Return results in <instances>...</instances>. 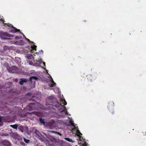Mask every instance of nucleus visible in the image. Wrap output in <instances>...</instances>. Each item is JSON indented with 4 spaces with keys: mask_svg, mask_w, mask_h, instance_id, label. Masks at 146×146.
<instances>
[{
    "mask_svg": "<svg viewBox=\"0 0 146 146\" xmlns=\"http://www.w3.org/2000/svg\"><path fill=\"white\" fill-rule=\"evenodd\" d=\"M4 26H5L6 25H7L8 26H9L8 24H7L6 23H4Z\"/></svg>",
    "mask_w": 146,
    "mask_h": 146,
    "instance_id": "30",
    "label": "nucleus"
},
{
    "mask_svg": "<svg viewBox=\"0 0 146 146\" xmlns=\"http://www.w3.org/2000/svg\"><path fill=\"white\" fill-rule=\"evenodd\" d=\"M19 82V84L21 85H22L23 84L24 82H27L26 79H22Z\"/></svg>",
    "mask_w": 146,
    "mask_h": 146,
    "instance_id": "13",
    "label": "nucleus"
},
{
    "mask_svg": "<svg viewBox=\"0 0 146 146\" xmlns=\"http://www.w3.org/2000/svg\"><path fill=\"white\" fill-rule=\"evenodd\" d=\"M53 106H55L57 108H58L59 111L63 113V114H66V112L65 111L66 108L64 106L61 105L58 102L56 104L53 105Z\"/></svg>",
    "mask_w": 146,
    "mask_h": 146,
    "instance_id": "2",
    "label": "nucleus"
},
{
    "mask_svg": "<svg viewBox=\"0 0 146 146\" xmlns=\"http://www.w3.org/2000/svg\"><path fill=\"white\" fill-rule=\"evenodd\" d=\"M37 79H38V78L37 77H36V76H33V77H30V80L31 82H32L33 80H37Z\"/></svg>",
    "mask_w": 146,
    "mask_h": 146,
    "instance_id": "16",
    "label": "nucleus"
},
{
    "mask_svg": "<svg viewBox=\"0 0 146 146\" xmlns=\"http://www.w3.org/2000/svg\"><path fill=\"white\" fill-rule=\"evenodd\" d=\"M2 117H0V125L1 126L3 125V123L2 122Z\"/></svg>",
    "mask_w": 146,
    "mask_h": 146,
    "instance_id": "24",
    "label": "nucleus"
},
{
    "mask_svg": "<svg viewBox=\"0 0 146 146\" xmlns=\"http://www.w3.org/2000/svg\"><path fill=\"white\" fill-rule=\"evenodd\" d=\"M14 80L16 82H17L18 81V80L17 79H15Z\"/></svg>",
    "mask_w": 146,
    "mask_h": 146,
    "instance_id": "32",
    "label": "nucleus"
},
{
    "mask_svg": "<svg viewBox=\"0 0 146 146\" xmlns=\"http://www.w3.org/2000/svg\"><path fill=\"white\" fill-rule=\"evenodd\" d=\"M26 57L28 59H31L33 58V55L31 54H27L26 56Z\"/></svg>",
    "mask_w": 146,
    "mask_h": 146,
    "instance_id": "15",
    "label": "nucleus"
},
{
    "mask_svg": "<svg viewBox=\"0 0 146 146\" xmlns=\"http://www.w3.org/2000/svg\"><path fill=\"white\" fill-rule=\"evenodd\" d=\"M61 102L63 105H66L67 104L66 102L65 101V100L64 99H61Z\"/></svg>",
    "mask_w": 146,
    "mask_h": 146,
    "instance_id": "17",
    "label": "nucleus"
},
{
    "mask_svg": "<svg viewBox=\"0 0 146 146\" xmlns=\"http://www.w3.org/2000/svg\"><path fill=\"white\" fill-rule=\"evenodd\" d=\"M69 121L70 124L73 126V127L72 128V132L74 133V130H76V132L77 135L78 136L80 137V136L82 134L80 133L78 129H76V127L74 125V123H73V121L71 119H70Z\"/></svg>",
    "mask_w": 146,
    "mask_h": 146,
    "instance_id": "1",
    "label": "nucleus"
},
{
    "mask_svg": "<svg viewBox=\"0 0 146 146\" xmlns=\"http://www.w3.org/2000/svg\"><path fill=\"white\" fill-rule=\"evenodd\" d=\"M20 59L18 58L17 59H16L15 60L16 61H17V62H16V63L17 64H20V62L21 63V61H20Z\"/></svg>",
    "mask_w": 146,
    "mask_h": 146,
    "instance_id": "21",
    "label": "nucleus"
},
{
    "mask_svg": "<svg viewBox=\"0 0 146 146\" xmlns=\"http://www.w3.org/2000/svg\"><path fill=\"white\" fill-rule=\"evenodd\" d=\"M36 134V137L41 141H44L45 138L43 136L38 130L35 133Z\"/></svg>",
    "mask_w": 146,
    "mask_h": 146,
    "instance_id": "5",
    "label": "nucleus"
},
{
    "mask_svg": "<svg viewBox=\"0 0 146 146\" xmlns=\"http://www.w3.org/2000/svg\"><path fill=\"white\" fill-rule=\"evenodd\" d=\"M80 138V140H81V137H80V138Z\"/></svg>",
    "mask_w": 146,
    "mask_h": 146,
    "instance_id": "34",
    "label": "nucleus"
},
{
    "mask_svg": "<svg viewBox=\"0 0 146 146\" xmlns=\"http://www.w3.org/2000/svg\"><path fill=\"white\" fill-rule=\"evenodd\" d=\"M12 28L10 31L9 32L14 33L18 32H21L19 29H17L15 27H14L13 26H12Z\"/></svg>",
    "mask_w": 146,
    "mask_h": 146,
    "instance_id": "8",
    "label": "nucleus"
},
{
    "mask_svg": "<svg viewBox=\"0 0 146 146\" xmlns=\"http://www.w3.org/2000/svg\"><path fill=\"white\" fill-rule=\"evenodd\" d=\"M50 132L52 133H56V132L54 131H50Z\"/></svg>",
    "mask_w": 146,
    "mask_h": 146,
    "instance_id": "28",
    "label": "nucleus"
},
{
    "mask_svg": "<svg viewBox=\"0 0 146 146\" xmlns=\"http://www.w3.org/2000/svg\"><path fill=\"white\" fill-rule=\"evenodd\" d=\"M76 146H77V145H76Z\"/></svg>",
    "mask_w": 146,
    "mask_h": 146,
    "instance_id": "35",
    "label": "nucleus"
},
{
    "mask_svg": "<svg viewBox=\"0 0 146 146\" xmlns=\"http://www.w3.org/2000/svg\"><path fill=\"white\" fill-rule=\"evenodd\" d=\"M10 135L11 137L15 139H18L19 137V136L16 132L14 133L13 132H11L10 133Z\"/></svg>",
    "mask_w": 146,
    "mask_h": 146,
    "instance_id": "6",
    "label": "nucleus"
},
{
    "mask_svg": "<svg viewBox=\"0 0 146 146\" xmlns=\"http://www.w3.org/2000/svg\"><path fill=\"white\" fill-rule=\"evenodd\" d=\"M39 52H42V53H43V51H42V50H41L40 51H39Z\"/></svg>",
    "mask_w": 146,
    "mask_h": 146,
    "instance_id": "33",
    "label": "nucleus"
},
{
    "mask_svg": "<svg viewBox=\"0 0 146 146\" xmlns=\"http://www.w3.org/2000/svg\"><path fill=\"white\" fill-rule=\"evenodd\" d=\"M64 139L66 140V141H68L69 142H74V141H73L72 139L68 138H65Z\"/></svg>",
    "mask_w": 146,
    "mask_h": 146,
    "instance_id": "18",
    "label": "nucleus"
},
{
    "mask_svg": "<svg viewBox=\"0 0 146 146\" xmlns=\"http://www.w3.org/2000/svg\"><path fill=\"white\" fill-rule=\"evenodd\" d=\"M20 42H21L22 43H23L24 42L23 41V40H20Z\"/></svg>",
    "mask_w": 146,
    "mask_h": 146,
    "instance_id": "31",
    "label": "nucleus"
},
{
    "mask_svg": "<svg viewBox=\"0 0 146 146\" xmlns=\"http://www.w3.org/2000/svg\"><path fill=\"white\" fill-rule=\"evenodd\" d=\"M0 21L1 22H2L3 23H4V21L2 19H0Z\"/></svg>",
    "mask_w": 146,
    "mask_h": 146,
    "instance_id": "27",
    "label": "nucleus"
},
{
    "mask_svg": "<svg viewBox=\"0 0 146 146\" xmlns=\"http://www.w3.org/2000/svg\"><path fill=\"white\" fill-rule=\"evenodd\" d=\"M37 131V129H36L35 128H33L32 129V131L34 133H35L36 131Z\"/></svg>",
    "mask_w": 146,
    "mask_h": 146,
    "instance_id": "23",
    "label": "nucleus"
},
{
    "mask_svg": "<svg viewBox=\"0 0 146 146\" xmlns=\"http://www.w3.org/2000/svg\"><path fill=\"white\" fill-rule=\"evenodd\" d=\"M39 119L40 122L42 123L44 125H45V123L44 121V119L41 118H40Z\"/></svg>",
    "mask_w": 146,
    "mask_h": 146,
    "instance_id": "19",
    "label": "nucleus"
},
{
    "mask_svg": "<svg viewBox=\"0 0 146 146\" xmlns=\"http://www.w3.org/2000/svg\"><path fill=\"white\" fill-rule=\"evenodd\" d=\"M20 38V36H17L15 37V39H18Z\"/></svg>",
    "mask_w": 146,
    "mask_h": 146,
    "instance_id": "26",
    "label": "nucleus"
},
{
    "mask_svg": "<svg viewBox=\"0 0 146 146\" xmlns=\"http://www.w3.org/2000/svg\"><path fill=\"white\" fill-rule=\"evenodd\" d=\"M10 127H12L13 128L15 129H17V127L18 126V125L17 124H15V125H10Z\"/></svg>",
    "mask_w": 146,
    "mask_h": 146,
    "instance_id": "14",
    "label": "nucleus"
},
{
    "mask_svg": "<svg viewBox=\"0 0 146 146\" xmlns=\"http://www.w3.org/2000/svg\"><path fill=\"white\" fill-rule=\"evenodd\" d=\"M8 71L11 73H15L17 72V67L13 66L11 67H8L7 68Z\"/></svg>",
    "mask_w": 146,
    "mask_h": 146,
    "instance_id": "4",
    "label": "nucleus"
},
{
    "mask_svg": "<svg viewBox=\"0 0 146 146\" xmlns=\"http://www.w3.org/2000/svg\"><path fill=\"white\" fill-rule=\"evenodd\" d=\"M24 141L27 143H29L30 140L29 139H27L25 138H23Z\"/></svg>",
    "mask_w": 146,
    "mask_h": 146,
    "instance_id": "22",
    "label": "nucleus"
},
{
    "mask_svg": "<svg viewBox=\"0 0 146 146\" xmlns=\"http://www.w3.org/2000/svg\"><path fill=\"white\" fill-rule=\"evenodd\" d=\"M56 133L57 134H58L59 135H60V136H61V135H62V134H61L60 133H59V132H56Z\"/></svg>",
    "mask_w": 146,
    "mask_h": 146,
    "instance_id": "29",
    "label": "nucleus"
},
{
    "mask_svg": "<svg viewBox=\"0 0 146 146\" xmlns=\"http://www.w3.org/2000/svg\"><path fill=\"white\" fill-rule=\"evenodd\" d=\"M50 140L54 142L55 141V139L54 138H52V139H50Z\"/></svg>",
    "mask_w": 146,
    "mask_h": 146,
    "instance_id": "25",
    "label": "nucleus"
},
{
    "mask_svg": "<svg viewBox=\"0 0 146 146\" xmlns=\"http://www.w3.org/2000/svg\"><path fill=\"white\" fill-rule=\"evenodd\" d=\"M11 35L6 32H3L0 31V37H1L3 35H5L7 36H10Z\"/></svg>",
    "mask_w": 146,
    "mask_h": 146,
    "instance_id": "11",
    "label": "nucleus"
},
{
    "mask_svg": "<svg viewBox=\"0 0 146 146\" xmlns=\"http://www.w3.org/2000/svg\"><path fill=\"white\" fill-rule=\"evenodd\" d=\"M0 135L2 136H7L9 135V134L7 133H2L0 134Z\"/></svg>",
    "mask_w": 146,
    "mask_h": 146,
    "instance_id": "20",
    "label": "nucleus"
},
{
    "mask_svg": "<svg viewBox=\"0 0 146 146\" xmlns=\"http://www.w3.org/2000/svg\"><path fill=\"white\" fill-rule=\"evenodd\" d=\"M18 129L23 133L24 132H27L28 131V128L27 127H23L22 125L19 126L18 127Z\"/></svg>",
    "mask_w": 146,
    "mask_h": 146,
    "instance_id": "7",
    "label": "nucleus"
},
{
    "mask_svg": "<svg viewBox=\"0 0 146 146\" xmlns=\"http://www.w3.org/2000/svg\"><path fill=\"white\" fill-rule=\"evenodd\" d=\"M25 39L29 42H30L33 44L31 46V49H30V51L32 53H33L34 52V50H36V48L37 46L35 45L34 44V42H33L31 41L29 39L25 37Z\"/></svg>",
    "mask_w": 146,
    "mask_h": 146,
    "instance_id": "3",
    "label": "nucleus"
},
{
    "mask_svg": "<svg viewBox=\"0 0 146 146\" xmlns=\"http://www.w3.org/2000/svg\"><path fill=\"white\" fill-rule=\"evenodd\" d=\"M2 143L5 146H9L10 145V143L7 141H3Z\"/></svg>",
    "mask_w": 146,
    "mask_h": 146,
    "instance_id": "12",
    "label": "nucleus"
},
{
    "mask_svg": "<svg viewBox=\"0 0 146 146\" xmlns=\"http://www.w3.org/2000/svg\"><path fill=\"white\" fill-rule=\"evenodd\" d=\"M37 62L35 64H45V62L42 61V60L41 59L38 60V61H37ZM29 64H34L33 62H29Z\"/></svg>",
    "mask_w": 146,
    "mask_h": 146,
    "instance_id": "10",
    "label": "nucleus"
},
{
    "mask_svg": "<svg viewBox=\"0 0 146 146\" xmlns=\"http://www.w3.org/2000/svg\"><path fill=\"white\" fill-rule=\"evenodd\" d=\"M50 77L51 80H50V81L48 83V85L50 87L55 86L56 85V83L54 82L51 76H50Z\"/></svg>",
    "mask_w": 146,
    "mask_h": 146,
    "instance_id": "9",
    "label": "nucleus"
}]
</instances>
